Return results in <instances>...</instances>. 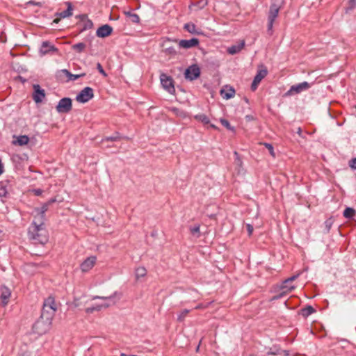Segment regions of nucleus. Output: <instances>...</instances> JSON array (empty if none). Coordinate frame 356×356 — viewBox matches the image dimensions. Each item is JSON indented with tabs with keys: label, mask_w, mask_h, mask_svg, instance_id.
Instances as JSON below:
<instances>
[{
	"label": "nucleus",
	"mask_w": 356,
	"mask_h": 356,
	"mask_svg": "<svg viewBox=\"0 0 356 356\" xmlns=\"http://www.w3.org/2000/svg\"><path fill=\"white\" fill-rule=\"evenodd\" d=\"M29 238L34 243L45 244L49 240L48 232L44 222L33 221L28 230Z\"/></svg>",
	"instance_id": "nucleus-1"
},
{
	"label": "nucleus",
	"mask_w": 356,
	"mask_h": 356,
	"mask_svg": "<svg viewBox=\"0 0 356 356\" xmlns=\"http://www.w3.org/2000/svg\"><path fill=\"white\" fill-rule=\"evenodd\" d=\"M285 0H271L268 16V31H272L273 23L277 17L280 10L284 6Z\"/></svg>",
	"instance_id": "nucleus-2"
},
{
	"label": "nucleus",
	"mask_w": 356,
	"mask_h": 356,
	"mask_svg": "<svg viewBox=\"0 0 356 356\" xmlns=\"http://www.w3.org/2000/svg\"><path fill=\"white\" fill-rule=\"evenodd\" d=\"M57 308L55 303V300L53 297L49 296L43 303V307L41 312L42 318H47V319H53Z\"/></svg>",
	"instance_id": "nucleus-3"
},
{
	"label": "nucleus",
	"mask_w": 356,
	"mask_h": 356,
	"mask_svg": "<svg viewBox=\"0 0 356 356\" xmlns=\"http://www.w3.org/2000/svg\"><path fill=\"white\" fill-rule=\"evenodd\" d=\"M51 322V319L42 318V316H40V318L33 324V330L39 335L44 334L49 330Z\"/></svg>",
	"instance_id": "nucleus-4"
},
{
	"label": "nucleus",
	"mask_w": 356,
	"mask_h": 356,
	"mask_svg": "<svg viewBox=\"0 0 356 356\" xmlns=\"http://www.w3.org/2000/svg\"><path fill=\"white\" fill-rule=\"evenodd\" d=\"M160 81L163 88L169 93L173 94L175 92L174 81L171 76L162 73L160 75Z\"/></svg>",
	"instance_id": "nucleus-5"
},
{
	"label": "nucleus",
	"mask_w": 356,
	"mask_h": 356,
	"mask_svg": "<svg viewBox=\"0 0 356 356\" xmlns=\"http://www.w3.org/2000/svg\"><path fill=\"white\" fill-rule=\"evenodd\" d=\"M93 97V89L90 87H86L77 95L76 100L80 103H86Z\"/></svg>",
	"instance_id": "nucleus-6"
},
{
	"label": "nucleus",
	"mask_w": 356,
	"mask_h": 356,
	"mask_svg": "<svg viewBox=\"0 0 356 356\" xmlns=\"http://www.w3.org/2000/svg\"><path fill=\"white\" fill-rule=\"evenodd\" d=\"M72 108V99L69 97L62 98L56 106V111L60 113H67Z\"/></svg>",
	"instance_id": "nucleus-7"
},
{
	"label": "nucleus",
	"mask_w": 356,
	"mask_h": 356,
	"mask_svg": "<svg viewBox=\"0 0 356 356\" xmlns=\"http://www.w3.org/2000/svg\"><path fill=\"white\" fill-rule=\"evenodd\" d=\"M311 87V84L307 81L293 85L290 89L286 92V95H292L300 93L302 91L307 90Z\"/></svg>",
	"instance_id": "nucleus-8"
},
{
	"label": "nucleus",
	"mask_w": 356,
	"mask_h": 356,
	"mask_svg": "<svg viewBox=\"0 0 356 356\" xmlns=\"http://www.w3.org/2000/svg\"><path fill=\"white\" fill-rule=\"evenodd\" d=\"M184 74L186 79L195 80L200 76V69L197 65H192L186 70Z\"/></svg>",
	"instance_id": "nucleus-9"
},
{
	"label": "nucleus",
	"mask_w": 356,
	"mask_h": 356,
	"mask_svg": "<svg viewBox=\"0 0 356 356\" xmlns=\"http://www.w3.org/2000/svg\"><path fill=\"white\" fill-rule=\"evenodd\" d=\"M58 52V49L52 45L49 41L42 42L40 49V54L41 56L46 54H54Z\"/></svg>",
	"instance_id": "nucleus-10"
},
{
	"label": "nucleus",
	"mask_w": 356,
	"mask_h": 356,
	"mask_svg": "<svg viewBox=\"0 0 356 356\" xmlns=\"http://www.w3.org/2000/svg\"><path fill=\"white\" fill-rule=\"evenodd\" d=\"M33 99L35 103H41L43 99L45 97V91L44 89H42L40 85L34 84L33 86Z\"/></svg>",
	"instance_id": "nucleus-11"
},
{
	"label": "nucleus",
	"mask_w": 356,
	"mask_h": 356,
	"mask_svg": "<svg viewBox=\"0 0 356 356\" xmlns=\"http://www.w3.org/2000/svg\"><path fill=\"white\" fill-rule=\"evenodd\" d=\"M97 261V258L95 256H91L85 259L80 265L81 270L82 272L86 273L91 270Z\"/></svg>",
	"instance_id": "nucleus-12"
},
{
	"label": "nucleus",
	"mask_w": 356,
	"mask_h": 356,
	"mask_svg": "<svg viewBox=\"0 0 356 356\" xmlns=\"http://www.w3.org/2000/svg\"><path fill=\"white\" fill-rule=\"evenodd\" d=\"M174 42H178L179 47L184 49H190L199 44V40L195 38L190 40H181L179 42L177 40H175Z\"/></svg>",
	"instance_id": "nucleus-13"
},
{
	"label": "nucleus",
	"mask_w": 356,
	"mask_h": 356,
	"mask_svg": "<svg viewBox=\"0 0 356 356\" xmlns=\"http://www.w3.org/2000/svg\"><path fill=\"white\" fill-rule=\"evenodd\" d=\"M295 289V286L292 285L291 283L285 284V280L282 282L281 286L282 292L279 294L273 296V300H277L284 296H285L287 293H290Z\"/></svg>",
	"instance_id": "nucleus-14"
},
{
	"label": "nucleus",
	"mask_w": 356,
	"mask_h": 356,
	"mask_svg": "<svg viewBox=\"0 0 356 356\" xmlns=\"http://www.w3.org/2000/svg\"><path fill=\"white\" fill-rule=\"evenodd\" d=\"M11 296V291L10 289L6 286H1V304L3 307H5L8 305L9 302L10 297Z\"/></svg>",
	"instance_id": "nucleus-15"
},
{
	"label": "nucleus",
	"mask_w": 356,
	"mask_h": 356,
	"mask_svg": "<svg viewBox=\"0 0 356 356\" xmlns=\"http://www.w3.org/2000/svg\"><path fill=\"white\" fill-rule=\"evenodd\" d=\"M113 32V28L108 24H104L100 26L96 31V35L99 38H106L110 35Z\"/></svg>",
	"instance_id": "nucleus-16"
},
{
	"label": "nucleus",
	"mask_w": 356,
	"mask_h": 356,
	"mask_svg": "<svg viewBox=\"0 0 356 356\" xmlns=\"http://www.w3.org/2000/svg\"><path fill=\"white\" fill-rule=\"evenodd\" d=\"M170 42V40H168L167 41H165L163 44V52L167 55L169 56L170 58L174 57L177 55V51L176 49L171 45H168V43Z\"/></svg>",
	"instance_id": "nucleus-17"
},
{
	"label": "nucleus",
	"mask_w": 356,
	"mask_h": 356,
	"mask_svg": "<svg viewBox=\"0 0 356 356\" xmlns=\"http://www.w3.org/2000/svg\"><path fill=\"white\" fill-rule=\"evenodd\" d=\"M220 95L224 99H229L234 96L235 90L232 87L226 86L220 90Z\"/></svg>",
	"instance_id": "nucleus-18"
},
{
	"label": "nucleus",
	"mask_w": 356,
	"mask_h": 356,
	"mask_svg": "<svg viewBox=\"0 0 356 356\" xmlns=\"http://www.w3.org/2000/svg\"><path fill=\"white\" fill-rule=\"evenodd\" d=\"M13 138L16 139L13 141V144L15 145H17L23 146L28 144L29 142V138L26 135H22L19 136H14Z\"/></svg>",
	"instance_id": "nucleus-19"
},
{
	"label": "nucleus",
	"mask_w": 356,
	"mask_h": 356,
	"mask_svg": "<svg viewBox=\"0 0 356 356\" xmlns=\"http://www.w3.org/2000/svg\"><path fill=\"white\" fill-rule=\"evenodd\" d=\"M245 46V42L243 40L238 44L232 45L227 49V52L231 55H234L240 52Z\"/></svg>",
	"instance_id": "nucleus-20"
},
{
	"label": "nucleus",
	"mask_w": 356,
	"mask_h": 356,
	"mask_svg": "<svg viewBox=\"0 0 356 356\" xmlns=\"http://www.w3.org/2000/svg\"><path fill=\"white\" fill-rule=\"evenodd\" d=\"M79 17L83 22V27L81 29V31H86L88 29H90L92 28V26H93L92 22L90 19H88L86 15H79Z\"/></svg>",
	"instance_id": "nucleus-21"
},
{
	"label": "nucleus",
	"mask_w": 356,
	"mask_h": 356,
	"mask_svg": "<svg viewBox=\"0 0 356 356\" xmlns=\"http://www.w3.org/2000/svg\"><path fill=\"white\" fill-rule=\"evenodd\" d=\"M110 307V304H95L92 307H90L86 309V312L87 314H92L95 311H100L103 308H107Z\"/></svg>",
	"instance_id": "nucleus-22"
},
{
	"label": "nucleus",
	"mask_w": 356,
	"mask_h": 356,
	"mask_svg": "<svg viewBox=\"0 0 356 356\" xmlns=\"http://www.w3.org/2000/svg\"><path fill=\"white\" fill-rule=\"evenodd\" d=\"M49 204H47V202L44 203L42 207L41 208L39 209H36L35 211L38 212V221H42V222H44V213L45 212L48 210V208H49Z\"/></svg>",
	"instance_id": "nucleus-23"
},
{
	"label": "nucleus",
	"mask_w": 356,
	"mask_h": 356,
	"mask_svg": "<svg viewBox=\"0 0 356 356\" xmlns=\"http://www.w3.org/2000/svg\"><path fill=\"white\" fill-rule=\"evenodd\" d=\"M95 299H101L104 300V302L102 304H110V306L111 305H114L115 303V296H94L92 298V300Z\"/></svg>",
	"instance_id": "nucleus-24"
},
{
	"label": "nucleus",
	"mask_w": 356,
	"mask_h": 356,
	"mask_svg": "<svg viewBox=\"0 0 356 356\" xmlns=\"http://www.w3.org/2000/svg\"><path fill=\"white\" fill-rule=\"evenodd\" d=\"M61 72L66 75V76L68 78L69 80L71 81H75L78 79L79 77L83 76L85 74H73L71 72H70L67 70H62Z\"/></svg>",
	"instance_id": "nucleus-25"
},
{
	"label": "nucleus",
	"mask_w": 356,
	"mask_h": 356,
	"mask_svg": "<svg viewBox=\"0 0 356 356\" xmlns=\"http://www.w3.org/2000/svg\"><path fill=\"white\" fill-rule=\"evenodd\" d=\"M67 8L65 10H63L58 14V15L61 18H65V17H68L72 15V6L71 3L69 2H67Z\"/></svg>",
	"instance_id": "nucleus-26"
},
{
	"label": "nucleus",
	"mask_w": 356,
	"mask_h": 356,
	"mask_svg": "<svg viewBox=\"0 0 356 356\" xmlns=\"http://www.w3.org/2000/svg\"><path fill=\"white\" fill-rule=\"evenodd\" d=\"M268 71L266 68L259 70L255 75L254 80L260 83L261 80L267 75Z\"/></svg>",
	"instance_id": "nucleus-27"
},
{
	"label": "nucleus",
	"mask_w": 356,
	"mask_h": 356,
	"mask_svg": "<svg viewBox=\"0 0 356 356\" xmlns=\"http://www.w3.org/2000/svg\"><path fill=\"white\" fill-rule=\"evenodd\" d=\"M315 312V309L312 306L307 305V307L302 308L300 311V314L304 317H307L312 314Z\"/></svg>",
	"instance_id": "nucleus-28"
},
{
	"label": "nucleus",
	"mask_w": 356,
	"mask_h": 356,
	"mask_svg": "<svg viewBox=\"0 0 356 356\" xmlns=\"http://www.w3.org/2000/svg\"><path fill=\"white\" fill-rule=\"evenodd\" d=\"M355 210L350 207H347L343 211V216L346 218L351 219L355 216Z\"/></svg>",
	"instance_id": "nucleus-29"
},
{
	"label": "nucleus",
	"mask_w": 356,
	"mask_h": 356,
	"mask_svg": "<svg viewBox=\"0 0 356 356\" xmlns=\"http://www.w3.org/2000/svg\"><path fill=\"white\" fill-rule=\"evenodd\" d=\"M135 274H136V278L137 280H138V279L143 277L146 275L147 270L144 267H138L136 269Z\"/></svg>",
	"instance_id": "nucleus-30"
},
{
	"label": "nucleus",
	"mask_w": 356,
	"mask_h": 356,
	"mask_svg": "<svg viewBox=\"0 0 356 356\" xmlns=\"http://www.w3.org/2000/svg\"><path fill=\"white\" fill-rule=\"evenodd\" d=\"M184 29L190 33H197L196 31V26L193 23H187L184 24Z\"/></svg>",
	"instance_id": "nucleus-31"
},
{
	"label": "nucleus",
	"mask_w": 356,
	"mask_h": 356,
	"mask_svg": "<svg viewBox=\"0 0 356 356\" xmlns=\"http://www.w3.org/2000/svg\"><path fill=\"white\" fill-rule=\"evenodd\" d=\"M122 138L129 139L128 137H122L120 136L119 133H116L114 136L104 138L102 140V142H104V141H117V140H121Z\"/></svg>",
	"instance_id": "nucleus-32"
},
{
	"label": "nucleus",
	"mask_w": 356,
	"mask_h": 356,
	"mask_svg": "<svg viewBox=\"0 0 356 356\" xmlns=\"http://www.w3.org/2000/svg\"><path fill=\"white\" fill-rule=\"evenodd\" d=\"M195 119L201 122L204 124H208L210 122L209 118L205 114H199L195 116Z\"/></svg>",
	"instance_id": "nucleus-33"
},
{
	"label": "nucleus",
	"mask_w": 356,
	"mask_h": 356,
	"mask_svg": "<svg viewBox=\"0 0 356 356\" xmlns=\"http://www.w3.org/2000/svg\"><path fill=\"white\" fill-rule=\"evenodd\" d=\"M124 14L131 19L132 22H134V23L139 22L140 17L137 14L133 13L131 11L124 12Z\"/></svg>",
	"instance_id": "nucleus-34"
},
{
	"label": "nucleus",
	"mask_w": 356,
	"mask_h": 356,
	"mask_svg": "<svg viewBox=\"0 0 356 356\" xmlns=\"http://www.w3.org/2000/svg\"><path fill=\"white\" fill-rule=\"evenodd\" d=\"M0 187L6 189L9 193L11 191L12 186L10 184V181L6 179L0 182Z\"/></svg>",
	"instance_id": "nucleus-35"
},
{
	"label": "nucleus",
	"mask_w": 356,
	"mask_h": 356,
	"mask_svg": "<svg viewBox=\"0 0 356 356\" xmlns=\"http://www.w3.org/2000/svg\"><path fill=\"white\" fill-rule=\"evenodd\" d=\"M86 48V44L83 42H79L72 46V49L79 53L82 52Z\"/></svg>",
	"instance_id": "nucleus-36"
},
{
	"label": "nucleus",
	"mask_w": 356,
	"mask_h": 356,
	"mask_svg": "<svg viewBox=\"0 0 356 356\" xmlns=\"http://www.w3.org/2000/svg\"><path fill=\"white\" fill-rule=\"evenodd\" d=\"M356 6V0H349L348 6L346 8V13H348L353 10Z\"/></svg>",
	"instance_id": "nucleus-37"
},
{
	"label": "nucleus",
	"mask_w": 356,
	"mask_h": 356,
	"mask_svg": "<svg viewBox=\"0 0 356 356\" xmlns=\"http://www.w3.org/2000/svg\"><path fill=\"white\" fill-rule=\"evenodd\" d=\"M189 312L190 310L187 309L182 310L177 316V321L179 322H182Z\"/></svg>",
	"instance_id": "nucleus-38"
},
{
	"label": "nucleus",
	"mask_w": 356,
	"mask_h": 356,
	"mask_svg": "<svg viewBox=\"0 0 356 356\" xmlns=\"http://www.w3.org/2000/svg\"><path fill=\"white\" fill-rule=\"evenodd\" d=\"M220 122L222 124V125L224 126L225 127H226L228 130H230L232 131H234V128L231 126V124H230V123L229 122L228 120H227L225 119H223V118H221L220 120Z\"/></svg>",
	"instance_id": "nucleus-39"
},
{
	"label": "nucleus",
	"mask_w": 356,
	"mask_h": 356,
	"mask_svg": "<svg viewBox=\"0 0 356 356\" xmlns=\"http://www.w3.org/2000/svg\"><path fill=\"white\" fill-rule=\"evenodd\" d=\"M263 145L268 149L270 154L273 157H275V153L274 152V148H273V145L271 144L267 143H264Z\"/></svg>",
	"instance_id": "nucleus-40"
},
{
	"label": "nucleus",
	"mask_w": 356,
	"mask_h": 356,
	"mask_svg": "<svg viewBox=\"0 0 356 356\" xmlns=\"http://www.w3.org/2000/svg\"><path fill=\"white\" fill-rule=\"evenodd\" d=\"M333 222H334V220L332 218H329L325 221L324 225H325V228L326 232H329V231L330 230L331 227L333 224Z\"/></svg>",
	"instance_id": "nucleus-41"
},
{
	"label": "nucleus",
	"mask_w": 356,
	"mask_h": 356,
	"mask_svg": "<svg viewBox=\"0 0 356 356\" xmlns=\"http://www.w3.org/2000/svg\"><path fill=\"white\" fill-rule=\"evenodd\" d=\"M190 231H191V233L193 235H197V236H199V234H200V225H195L193 227H191L190 228Z\"/></svg>",
	"instance_id": "nucleus-42"
},
{
	"label": "nucleus",
	"mask_w": 356,
	"mask_h": 356,
	"mask_svg": "<svg viewBox=\"0 0 356 356\" xmlns=\"http://www.w3.org/2000/svg\"><path fill=\"white\" fill-rule=\"evenodd\" d=\"M207 0H200L196 3L195 6H197L199 9H202L207 5Z\"/></svg>",
	"instance_id": "nucleus-43"
},
{
	"label": "nucleus",
	"mask_w": 356,
	"mask_h": 356,
	"mask_svg": "<svg viewBox=\"0 0 356 356\" xmlns=\"http://www.w3.org/2000/svg\"><path fill=\"white\" fill-rule=\"evenodd\" d=\"M97 69L99 71V72L100 74H102L104 76H107V74L106 73V72L104 71V70L103 69L102 65L99 63H98L97 64Z\"/></svg>",
	"instance_id": "nucleus-44"
},
{
	"label": "nucleus",
	"mask_w": 356,
	"mask_h": 356,
	"mask_svg": "<svg viewBox=\"0 0 356 356\" xmlns=\"http://www.w3.org/2000/svg\"><path fill=\"white\" fill-rule=\"evenodd\" d=\"M9 193L6 190L0 187V197H8Z\"/></svg>",
	"instance_id": "nucleus-45"
},
{
	"label": "nucleus",
	"mask_w": 356,
	"mask_h": 356,
	"mask_svg": "<svg viewBox=\"0 0 356 356\" xmlns=\"http://www.w3.org/2000/svg\"><path fill=\"white\" fill-rule=\"evenodd\" d=\"M172 112L175 113L177 115H181L182 114V111L179 110L178 108L172 107L170 108Z\"/></svg>",
	"instance_id": "nucleus-46"
},
{
	"label": "nucleus",
	"mask_w": 356,
	"mask_h": 356,
	"mask_svg": "<svg viewBox=\"0 0 356 356\" xmlns=\"http://www.w3.org/2000/svg\"><path fill=\"white\" fill-rule=\"evenodd\" d=\"M349 166L351 168L356 170V158L352 159L349 161Z\"/></svg>",
	"instance_id": "nucleus-47"
},
{
	"label": "nucleus",
	"mask_w": 356,
	"mask_h": 356,
	"mask_svg": "<svg viewBox=\"0 0 356 356\" xmlns=\"http://www.w3.org/2000/svg\"><path fill=\"white\" fill-rule=\"evenodd\" d=\"M32 355L33 354H32V353L31 351L25 350V351H21L17 355V356H33Z\"/></svg>",
	"instance_id": "nucleus-48"
},
{
	"label": "nucleus",
	"mask_w": 356,
	"mask_h": 356,
	"mask_svg": "<svg viewBox=\"0 0 356 356\" xmlns=\"http://www.w3.org/2000/svg\"><path fill=\"white\" fill-rule=\"evenodd\" d=\"M259 83H259V82H257V81H256L253 80V81H252V84H251V90H252V91H254V90L257 88V87H258V86H259Z\"/></svg>",
	"instance_id": "nucleus-49"
},
{
	"label": "nucleus",
	"mask_w": 356,
	"mask_h": 356,
	"mask_svg": "<svg viewBox=\"0 0 356 356\" xmlns=\"http://www.w3.org/2000/svg\"><path fill=\"white\" fill-rule=\"evenodd\" d=\"M298 275H293V276H291V277H289L288 279L285 280V284L292 283V282L294 281L298 277Z\"/></svg>",
	"instance_id": "nucleus-50"
},
{
	"label": "nucleus",
	"mask_w": 356,
	"mask_h": 356,
	"mask_svg": "<svg viewBox=\"0 0 356 356\" xmlns=\"http://www.w3.org/2000/svg\"><path fill=\"white\" fill-rule=\"evenodd\" d=\"M246 227H247V230H248V234H249V236H250L252 234V232H253V227L250 224H248L246 225Z\"/></svg>",
	"instance_id": "nucleus-51"
},
{
	"label": "nucleus",
	"mask_w": 356,
	"mask_h": 356,
	"mask_svg": "<svg viewBox=\"0 0 356 356\" xmlns=\"http://www.w3.org/2000/svg\"><path fill=\"white\" fill-rule=\"evenodd\" d=\"M234 155L236 156V161L237 162V164L241 165L242 161H241V160L239 158V154H238L237 152H234Z\"/></svg>",
	"instance_id": "nucleus-52"
},
{
	"label": "nucleus",
	"mask_w": 356,
	"mask_h": 356,
	"mask_svg": "<svg viewBox=\"0 0 356 356\" xmlns=\"http://www.w3.org/2000/svg\"><path fill=\"white\" fill-rule=\"evenodd\" d=\"M33 192L35 195H40L42 193V191L41 189H35Z\"/></svg>",
	"instance_id": "nucleus-53"
},
{
	"label": "nucleus",
	"mask_w": 356,
	"mask_h": 356,
	"mask_svg": "<svg viewBox=\"0 0 356 356\" xmlns=\"http://www.w3.org/2000/svg\"><path fill=\"white\" fill-rule=\"evenodd\" d=\"M55 202H56V199L55 198H51L47 203L49 204V205H50V204H51L52 203H54Z\"/></svg>",
	"instance_id": "nucleus-54"
},
{
	"label": "nucleus",
	"mask_w": 356,
	"mask_h": 356,
	"mask_svg": "<svg viewBox=\"0 0 356 356\" xmlns=\"http://www.w3.org/2000/svg\"><path fill=\"white\" fill-rule=\"evenodd\" d=\"M3 165L0 163V175H1L3 173Z\"/></svg>",
	"instance_id": "nucleus-55"
},
{
	"label": "nucleus",
	"mask_w": 356,
	"mask_h": 356,
	"mask_svg": "<svg viewBox=\"0 0 356 356\" xmlns=\"http://www.w3.org/2000/svg\"><path fill=\"white\" fill-rule=\"evenodd\" d=\"M268 355H277V354H278V353H276V352H268Z\"/></svg>",
	"instance_id": "nucleus-56"
},
{
	"label": "nucleus",
	"mask_w": 356,
	"mask_h": 356,
	"mask_svg": "<svg viewBox=\"0 0 356 356\" xmlns=\"http://www.w3.org/2000/svg\"><path fill=\"white\" fill-rule=\"evenodd\" d=\"M210 127L213 128V129H216V127L214 124H211Z\"/></svg>",
	"instance_id": "nucleus-57"
},
{
	"label": "nucleus",
	"mask_w": 356,
	"mask_h": 356,
	"mask_svg": "<svg viewBox=\"0 0 356 356\" xmlns=\"http://www.w3.org/2000/svg\"><path fill=\"white\" fill-rule=\"evenodd\" d=\"M200 308H202V306H201L200 305H197V306L195 307V309H200Z\"/></svg>",
	"instance_id": "nucleus-58"
},
{
	"label": "nucleus",
	"mask_w": 356,
	"mask_h": 356,
	"mask_svg": "<svg viewBox=\"0 0 356 356\" xmlns=\"http://www.w3.org/2000/svg\"><path fill=\"white\" fill-rule=\"evenodd\" d=\"M76 300H74V305H75V306H76V307H78V306H79V304L76 303Z\"/></svg>",
	"instance_id": "nucleus-59"
},
{
	"label": "nucleus",
	"mask_w": 356,
	"mask_h": 356,
	"mask_svg": "<svg viewBox=\"0 0 356 356\" xmlns=\"http://www.w3.org/2000/svg\"><path fill=\"white\" fill-rule=\"evenodd\" d=\"M120 356H127V355L126 354H124V353H121Z\"/></svg>",
	"instance_id": "nucleus-60"
},
{
	"label": "nucleus",
	"mask_w": 356,
	"mask_h": 356,
	"mask_svg": "<svg viewBox=\"0 0 356 356\" xmlns=\"http://www.w3.org/2000/svg\"><path fill=\"white\" fill-rule=\"evenodd\" d=\"M54 22H56V23H57V22H58V19H55L54 20Z\"/></svg>",
	"instance_id": "nucleus-61"
},
{
	"label": "nucleus",
	"mask_w": 356,
	"mask_h": 356,
	"mask_svg": "<svg viewBox=\"0 0 356 356\" xmlns=\"http://www.w3.org/2000/svg\"><path fill=\"white\" fill-rule=\"evenodd\" d=\"M35 266V264H28V266Z\"/></svg>",
	"instance_id": "nucleus-62"
}]
</instances>
